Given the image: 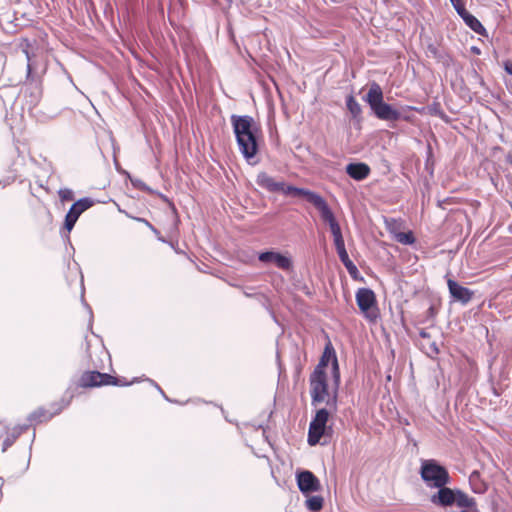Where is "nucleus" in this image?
<instances>
[{
  "instance_id": "423d86ee",
  "label": "nucleus",
  "mask_w": 512,
  "mask_h": 512,
  "mask_svg": "<svg viewBox=\"0 0 512 512\" xmlns=\"http://www.w3.org/2000/svg\"><path fill=\"white\" fill-rule=\"evenodd\" d=\"M329 418V412L327 409H319L315 417L312 419L309 425L308 431V443L314 446L319 443L321 437L325 433L326 424Z\"/></svg>"
},
{
  "instance_id": "6ab92c4d",
  "label": "nucleus",
  "mask_w": 512,
  "mask_h": 512,
  "mask_svg": "<svg viewBox=\"0 0 512 512\" xmlns=\"http://www.w3.org/2000/svg\"><path fill=\"white\" fill-rule=\"evenodd\" d=\"M469 484L475 493H484L487 489L486 484L481 480L480 473L473 471L469 476Z\"/></svg>"
},
{
  "instance_id": "dca6fc26",
  "label": "nucleus",
  "mask_w": 512,
  "mask_h": 512,
  "mask_svg": "<svg viewBox=\"0 0 512 512\" xmlns=\"http://www.w3.org/2000/svg\"><path fill=\"white\" fill-rule=\"evenodd\" d=\"M331 358H333L334 381H335L336 385H338L339 379H340L338 361H337L335 352L330 344L325 347L324 353H323L318 365L315 367L314 370L325 371V368L327 367L328 362Z\"/></svg>"
},
{
  "instance_id": "c85d7f7f",
  "label": "nucleus",
  "mask_w": 512,
  "mask_h": 512,
  "mask_svg": "<svg viewBox=\"0 0 512 512\" xmlns=\"http://www.w3.org/2000/svg\"><path fill=\"white\" fill-rule=\"evenodd\" d=\"M343 265L346 267L350 275H354L358 272L357 267L351 260L349 262L344 263Z\"/></svg>"
},
{
  "instance_id": "a878e982",
  "label": "nucleus",
  "mask_w": 512,
  "mask_h": 512,
  "mask_svg": "<svg viewBox=\"0 0 512 512\" xmlns=\"http://www.w3.org/2000/svg\"><path fill=\"white\" fill-rule=\"evenodd\" d=\"M337 251V254L339 256V259L341 260V262L344 264L346 262H349L350 261V258L348 256V253L346 251V248H341V249H338L336 250Z\"/></svg>"
},
{
  "instance_id": "bb28decb",
  "label": "nucleus",
  "mask_w": 512,
  "mask_h": 512,
  "mask_svg": "<svg viewBox=\"0 0 512 512\" xmlns=\"http://www.w3.org/2000/svg\"><path fill=\"white\" fill-rule=\"evenodd\" d=\"M329 228H330V231H331L333 237L342 235V231H341V228H340V225L338 222L329 226Z\"/></svg>"
},
{
  "instance_id": "a211bd4d",
  "label": "nucleus",
  "mask_w": 512,
  "mask_h": 512,
  "mask_svg": "<svg viewBox=\"0 0 512 512\" xmlns=\"http://www.w3.org/2000/svg\"><path fill=\"white\" fill-rule=\"evenodd\" d=\"M460 508H474L476 501L461 490H456L455 503Z\"/></svg>"
},
{
  "instance_id": "aec40b11",
  "label": "nucleus",
  "mask_w": 512,
  "mask_h": 512,
  "mask_svg": "<svg viewBox=\"0 0 512 512\" xmlns=\"http://www.w3.org/2000/svg\"><path fill=\"white\" fill-rule=\"evenodd\" d=\"M463 21L465 22V24L470 28L472 29L474 32H476L477 34H480V35H483L485 34L486 30L484 28V26L481 24V22L475 17L473 16L472 14H468L466 15V17H464Z\"/></svg>"
},
{
  "instance_id": "473e14b6",
  "label": "nucleus",
  "mask_w": 512,
  "mask_h": 512,
  "mask_svg": "<svg viewBox=\"0 0 512 512\" xmlns=\"http://www.w3.org/2000/svg\"><path fill=\"white\" fill-rule=\"evenodd\" d=\"M504 70L506 71V73L512 76V62L506 61L504 63Z\"/></svg>"
},
{
  "instance_id": "ea45409f",
  "label": "nucleus",
  "mask_w": 512,
  "mask_h": 512,
  "mask_svg": "<svg viewBox=\"0 0 512 512\" xmlns=\"http://www.w3.org/2000/svg\"><path fill=\"white\" fill-rule=\"evenodd\" d=\"M508 162L512 165V155H509Z\"/></svg>"
},
{
  "instance_id": "b1692460",
  "label": "nucleus",
  "mask_w": 512,
  "mask_h": 512,
  "mask_svg": "<svg viewBox=\"0 0 512 512\" xmlns=\"http://www.w3.org/2000/svg\"><path fill=\"white\" fill-rule=\"evenodd\" d=\"M52 416H53V414L47 413L45 410L39 409L37 411H34L30 415L29 420L30 421L37 420L39 422H42V421L51 419Z\"/></svg>"
},
{
  "instance_id": "f03ea898",
  "label": "nucleus",
  "mask_w": 512,
  "mask_h": 512,
  "mask_svg": "<svg viewBox=\"0 0 512 512\" xmlns=\"http://www.w3.org/2000/svg\"><path fill=\"white\" fill-rule=\"evenodd\" d=\"M309 382L312 405L316 406L325 402L331 408L336 409V395L330 396L326 372L314 370L310 375Z\"/></svg>"
},
{
  "instance_id": "f257e3e1",
  "label": "nucleus",
  "mask_w": 512,
  "mask_h": 512,
  "mask_svg": "<svg viewBox=\"0 0 512 512\" xmlns=\"http://www.w3.org/2000/svg\"><path fill=\"white\" fill-rule=\"evenodd\" d=\"M374 115L384 121H397L402 118L401 113L392 105L384 102L383 91L380 85L373 82L364 97Z\"/></svg>"
},
{
  "instance_id": "6e6552de",
  "label": "nucleus",
  "mask_w": 512,
  "mask_h": 512,
  "mask_svg": "<svg viewBox=\"0 0 512 512\" xmlns=\"http://www.w3.org/2000/svg\"><path fill=\"white\" fill-rule=\"evenodd\" d=\"M94 201L90 198H81L78 201H76L69 209L68 213L65 217V228L68 232H70L75 223L77 222L79 216L89 209L91 206H93Z\"/></svg>"
},
{
  "instance_id": "20e7f679",
  "label": "nucleus",
  "mask_w": 512,
  "mask_h": 512,
  "mask_svg": "<svg viewBox=\"0 0 512 512\" xmlns=\"http://www.w3.org/2000/svg\"><path fill=\"white\" fill-rule=\"evenodd\" d=\"M256 184L272 193H282L283 195H290L295 197H302L304 188H298L286 184L284 181H277L274 177L268 175L266 172L258 173L256 177Z\"/></svg>"
},
{
  "instance_id": "2f4dec72",
  "label": "nucleus",
  "mask_w": 512,
  "mask_h": 512,
  "mask_svg": "<svg viewBox=\"0 0 512 512\" xmlns=\"http://www.w3.org/2000/svg\"><path fill=\"white\" fill-rule=\"evenodd\" d=\"M131 183L133 184L134 187L140 188L142 190L146 189V185L139 179H131Z\"/></svg>"
},
{
  "instance_id": "412c9836",
  "label": "nucleus",
  "mask_w": 512,
  "mask_h": 512,
  "mask_svg": "<svg viewBox=\"0 0 512 512\" xmlns=\"http://www.w3.org/2000/svg\"><path fill=\"white\" fill-rule=\"evenodd\" d=\"M346 106L353 118H357L360 116L362 108L358 101L354 98V96L349 95L346 98Z\"/></svg>"
},
{
  "instance_id": "f8f14e48",
  "label": "nucleus",
  "mask_w": 512,
  "mask_h": 512,
  "mask_svg": "<svg viewBox=\"0 0 512 512\" xmlns=\"http://www.w3.org/2000/svg\"><path fill=\"white\" fill-rule=\"evenodd\" d=\"M258 259L262 263H273L279 269L283 271H290L293 267V263L290 257L280 254L275 251H266L259 254Z\"/></svg>"
},
{
  "instance_id": "c9c22d12",
  "label": "nucleus",
  "mask_w": 512,
  "mask_h": 512,
  "mask_svg": "<svg viewBox=\"0 0 512 512\" xmlns=\"http://www.w3.org/2000/svg\"><path fill=\"white\" fill-rule=\"evenodd\" d=\"M24 51H25L26 56H27V59H28V65H27L28 74H30V72H31V65H30V63H29V61H30V56H29V54H28L27 50H24Z\"/></svg>"
},
{
  "instance_id": "e433bc0d",
  "label": "nucleus",
  "mask_w": 512,
  "mask_h": 512,
  "mask_svg": "<svg viewBox=\"0 0 512 512\" xmlns=\"http://www.w3.org/2000/svg\"><path fill=\"white\" fill-rule=\"evenodd\" d=\"M452 5L456 11H458V9H460L462 6H464L462 1L458 2V4H452Z\"/></svg>"
},
{
  "instance_id": "4c0bfd02",
  "label": "nucleus",
  "mask_w": 512,
  "mask_h": 512,
  "mask_svg": "<svg viewBox=\"0 0 512 512\" xmlns=\"http://www.w3.org/2000/svg\"><path fill=\"white\" fill-rule=\"evenodd\" d=\"M155 387L161 392V394L167 399V397L165 396L164 392L162 391L161 387H159L156 383H154L153 381H151Z\"/></svg>"
},
{
  "instance_id": "9b49d317",
  "label": "nucleus",
  "mask_w": 512,
  "mask_h": 512,
  "mask_svg": "<svg viewBox=\"0 0 512 512\" xmlns=\"http://www.w3.org/2000/svg\"><path fill=\"white\" fill-rule=\"evenodd\" d=\"M231 124L233 127V132L237 138H243L244 135H248L254 131L256 128L254 126V121L251 116L248 115H232L231 116Z\"/></svg>"
},
{
  "instance_id": "0eeeda50",
  "label": "nucleus",
  "mask_w": 512,
  "mask_h": 512,
  "mask_svg": "<svg viewBox=\"0 0 512 512\" xmlns=\"http://www.w3.org/2000/svg\"><path fill=\"white\" fill-rule=\"evenodd\" d=\"M302 197H305L308 202H310L316 209H318L322 220L329 226L337 223L332 210L321 195L306 189Z\"/></svg>"
},
{
  "instance_id": "5701e85b",
  "label": "nucleus",
  "mask_w": 512,
  "mask_h": 512,
  "mask_svg": "<svg viewBox=\"0 0 512 512\" xmlns=\"http://www.w3.org/2000/svg\"><path fill=\"white\" fill-rule=\"evenodd\" d=\"M396 241L404 245H411L415 242L412 232H397L394 235Z\"/></svg>"
},
{
  "instance_id": "7ed1b4c3",
  "label": "nucleus",
  "mask_w": 512,
  "mask_h": 512,
  "mask_svg": "<svg viewBox=\"0 0 512 512\" xmlns=\"http://www.w3.org/2000/svg\"><path fill=\"white\" fill-rule=\"evenodd\" d=\"M420 476L428 487L437 488L450 483L447 469L434 459L421 461Z\"/></svg>"
},
{
  "instance_id": "4be33fe9",
  "label": "nucleus",
  "mask_w": 512,
  "mask_h": 512,
  "mask_svg": "<svg viewBox=\"0 0 512 512\" xmlns=\"http://www.w3.org/2000/svg\"><path fill=\"white\" fill-rule=\"evenodd\" d=\"M323 497L321 496H312L306 500V507L311 512H318L323 508Z\"/></svg>"
},
{
  "instance_id": "cd10ccee",
  "label": "nucleus",
  "mask_w": 512,
  "mask_h": 512,
  "mask_svg": "<svg viewBox=\"0 0 512 512\" xmlns=\"http://www.w3.org/2000/svg\"><path fill=\"white\" fill-rule=\"evenodd\" d=\"M333 239H334V245H335L336 250L345 247V242H344V239H343L342 235L341 236H337V237H333Z\"/></svg>"
},
{
  "instance_id": "1a4fd4ad",
  "label": "nucleus",
  "mask_w": 512,
  "mask_h": 512,
  "mask_svg": "<svg viewBox=\"0 0 512 512\" xmlns=\"http://www.w3.org/2000/svg\"><path fill=\"white\" fill-rule=\"evenodd\" d=\"M117 385V380L106 373H100L98 371L86 372L80 378V386L82 387H94L101 385Z\"/></svg>"
},
{
  "instance_id": "f704fd0d",
  "label": "nucleus",
  "mask_w": 512,
  "mask_h": 512,
  "mask_svg": "<svg viewBox=\"0 0 512 512\" xmlns=\"http://www.w3.org/2000/svg\"><path fill=\"white\" fill-rule=\"evenodd\" d=\"M419 334H420V336L422 338H429L430 337L429 333L426 330H424V329H422Z\"/></svg>"
},
{
  "instance_id": "f3484780",
  "label": "nucleus",
  "mask_w": 512,
  "mask_h": 512,
  "mask_svg": "<svg viewBox=\"0 0 512 512\" xmlns=\"http://www.w3.org/2000/svg\"><path fill=\"white\" fill-rule=\"evenodd\" d=\"M370 167L362 162L350 163L346 166V173L356 181L366 179L370 174Z\"/></svg>"
},
{
  "instance_id": "393cba45",
  "label": "nucleus",
  "mask_w": 512,
  "mask_h": 512,
  "mask_svg": "<svg viewBox=\"0 0 512 512\" xmlns=\"http://www.w3.org/2000/svg\"><path fill=\"white\" fill-rule=\"evenodd\" d=\"M58 194L62 201H71L74 198L73 191L68 188L60 189Z\"/></svg>"
},
{
  "instance_id": "58836bf2",
  "label": "nucleus",
  "mask_w": 512,
  "mask_h": 512,
  "mask_svg": "<svg viewBox=\"0 0 512 512\" xmlns=\"http://www.w3.org/2000/svg\"><path fill=\"white\" fill-rule=\"evenodd\" d=\"M461 0H450L451 4H458Z\"/></svg>"
},
{
  "instance_id": "ddd939ff",
  "label": "nucleus",
  "mask_w": 512,
  "mask_h": 512,
  "mask_svg": "<svg viewBox=\"0 0 512 512\" xmlns=\"http://www.w3.org/2000/svg\"><path fill=\"white\" fill-rule=\"evenodd\" d=\"M297 484L303 494L318 492L321 484L318 478L310 471L305 470L297 474Z\"/></svg>"
},
{
  "instance_id": "a19ab883",
  "label": "nucleus",
  "mask_w": 512,
  "mask_h": 512,
  "mask_svg": "<svg viewBox=\"0 0 512 512\" xmlns=\"http://www.w3.org/2000/svg\"><path fill=\"white\" fill-rule=\"evenodd\" d=\"M139 220L142 221V222H145L146 224H148L152 228V226L145 219H139Z\"/></svg>"
},
{
  "instance_id": "4468645a",
  "label": "nucleus",
  "mask_w": 512,
  "mask_h": 512,
  "mask_svg": "<svg viewBox=\"0 0 512 512\" xmlns=\"http://www.w3.org/2000/svg\"><path fill=\"white\" fill-rule=\"evenodd\" d=\"M438 491L431 495L432 504L440 507H449L455 503L456 490L446 486L437 487Z\"/></svg>"
},
{
  "instance_id": "9d476101",
  "label": "nucleus",
  "mask_w": 512,
  "mask_h": 512,
  "mask_svg": "<svg viewBox=\"0 0 512 512\" xmlns=\"http://www.w3.org/2000/svg\"><path fill=\"white\" fill-rule=\"evenodd\" d=\"M239 146V150L247 160L248 163H253L252 160L255 158L258 152V142L256 131L244 135L243 138L236 139Z\"/></svg>"
},
{
  "instance_id": "c756f323",
  "label": "nucleus",
  "mask_w": 512,
  "mask_h": 512,
  "mask_svg": "<svg viewBox=\"0 0 512 512\" xmlns=\"http://www.w3.org/2000/svg\"><path fill=\"white\" fill-rule=\"evenodd\" d=\"M426 353L430 356L438 354L439 349L437 347V344L435 342H431Z\"/></svg>"
},
{
  "instance_id": "39448f33",
  "label": "nucleus",
  "mask_w": 512,
  "mask_h": 512,
  "mask_svg": "<svg viewBox=\"0 0 512 512\" xmlns=\"http://www.w3.org/2000/svg\"><path fill=\"white\" fill-rule=\"evenodd\" d=\"M356 302L367 319L376 320L378 317L375 293L369 288H360L356 292Z\"/></svg>"
},
{
  "instance_id": "7c9ffc66",
  "label": "nucleus",
  "mask_w": 512,
  "mask_h": 512,
  "mask_svg": "<svg viewBox=\"0 0 512 512\" xmlns=\"http://www.w3.org/2000/svg\"><path fill=\"white\" fill-rule=\"evenodd\" d=\"M15 439H16L15 435L8 436L3 442V450H6L8 447H10L13 444V442L15 441Z\"/></svg>"
},
{
  "instance_id": "72a5a7b5",
  "label": "nucleus",
  "mask_w": 512,
  "mask_h": 512,
  "mask_svg": "<svg viewBox=\"0 0 512 512\" xmlns=\"http://www.w3.org/2000/svg\"><path fill=\"white\" fill-rule=\"evenodd\" d=\"M458 13V15L464 19V17H466V15L469 14V12L466 10L465 6H462L460 9H458V11H456Z\"/></svg>"
},
{
  "instance_id": "2eb2a0df",
  "label": "nucleus",
  "mask_w": 512,
  "mask_h": 512,
  "mask_svg": "<svg viewBox=\"0 0 512 512\" xmlns=\"http://www.w3.org/2000/svg\"><path fill=\"white\" fill-rule=\"evenodd\" d=\"M449 293L454 301L466 305L472 299L474 293L467 287L461 286L459 283L452 279L447 281Z\"/></svg>"
}]
</instances>
